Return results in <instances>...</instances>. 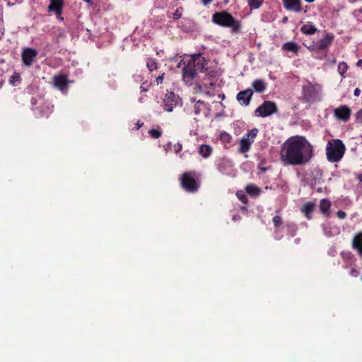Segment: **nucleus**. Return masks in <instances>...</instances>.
I'll return each instance as SVG.
<instances>
[{
	"mask_svg": "<svg viewBox=\"0 0 362 362\" xmlns=\"http://www.w3.org/2000/svg\"><path fill=\"white\" fill-rule=\"evenodd\" d=\"M314 156L313 145L303 136L289 137L281 146L280 160L284 165H304Z\"/></svg>",
	"mask_w": 362,
	"mask_h": 362,
	"instance_id": "obj_1",
	"label": "nucleus"
},
{
	"mask_svg": "<svg viewBox=\"0 0 362 362\" xmlns=\"http://www.w3.org/2000/svg\"><path fill=\"white\" fill-rule=\"evenodd\" d=\"M212 22L221 27L229 28L233 33H239L241 29V22L235 18L226 11L216 12L212 15Z\"/></svg>",
	"mask_w": 362,
	"mask_h": 362,
	"instance_id": "obj_2",
	"label": "nucleus"
},
{
	"mask_svg": "<svg viewBox=\"0 0 362 362\" xmlns=\"http://www.w3.org/2000/svg\"><path fill=\"white\" fill-rule=\"evenodd\" d=\"M322 87L316 83L305 81L302 86V92L300 100L305 103L313 104L321 100Z\"/></svg>",
	"mask_w": 362,
	"mask_h": 362,
	"instance_id": "obj_3",
	"label": "nucleus"
},
{
	"mask_svg": "<svg viewBox=\"0 0 362 362\" xmlns=\"http://www.w3.org/2000/svg\"><path fill=\"white\" fill-rule=\"evenodd\" d=\"M201 174L193 170L183 173L180 182L182 187L187 192L195 193L200 187Z\"/></svg>",
	"mask_w": 362,
	"mask_h": 362,
	"instance_id": "obj_4",
	"label": "nucleus"
},
{
	"mask_svg": "<svg viewBox=\"0 0 362 362\" xmlns=\"http://www.w3.org/2000/svg\"><path fill=\"white\" fill-rule=\"evenodd\" d=\"M346 151V147L341 140L336 139L329 141L326 146V156L329 162H339Z\"/></svg>",
	"mask_w": 362,
	"mask_h": 362,
	"instance_id": "obj_5",
	"label": "nucleus"
},
{
	"mask_svg": "<svg viewBox=\"0 0 362 362\" xmlns=\"http://www.w3.org/2000/svg\"><path fill=\"white\" fill-rule=\"evenodd\" d=\"M257 133L258 129L257 128H253L248 131L245 135H244V136L240 141V146L238 148L239 153L245 154L250 151L251 146L257 135Z\"/></svg>",
	"mask_w": 362,
	"mask_h": 362,
	"instance_id": "obj_6",
	"label": "nucleus"
},
{
	"mask_svg": "<svg viewBox=\"0 0 362 362\" xmlns=\"http://www.w3.org/2000/svg\"><path fill=\"white\" fill-rule=\"evenodd\" d=\"M278 111L276 105L272 101L265 100L255 111L258 117H266Z\"/></svg>",
	"mask_w": 362,
	"mask_h": 362,
	"instance_id": "obj_7",
	"label": "nucleus"
},
{
	"mask_svg": "<svg viewBox=\"0 0 362 362\" xmlns=\"http://www.w3.org/2000/svg\"><path fill=\"white\" fill-rule=\"evenodd\" d=\"M184 67L182 69V80L189 86L192 84L193 81L197 75L194 64L190 63L189 61L187 62H183Z\"/></svg>",
	"mask_w": 362,
	"mask_h": 362,
	"instance_id": "obj_8",
	"label": "nucleus"
},
{
	"mask_svg": "<svg viewBox=\"0 0 362 362\" xmlns=\"http://www.w3.org/2000/svg\"><path fill=\"white\" fill-rule=\"evenodd\" d=\"M179 96L173 92L167 93L163 100L164 110L167 112H172L173 108L178 104Z\"/></svg>",
	"mask_w": 362,
	"mask_h": 362,
	"instance_id": "obj_9",
	"label": "nucleus"
},
{
	"mask_svg": "<svg viewBox=\"0 0 362 362\" xmlns=\"http://www.w3.org/2000/svg\"><path fill=\"white\" fill-rule=\"evenodd\" d=\"M37 54V51L30 47H26L22 52V61L24 65L30 66L33 64Z\"/></svg>",
	"mask_w": 362,
	"mask_h": 362,
	"instance_id": "obj_10",
	"label": "nucleus"
},
{
	"mask_svg": "<svg viewBox=\"0 0 362 362\" xmlns=\"http://www.w3.org/2000/svg\"><path fill=\"white\" fill-rule=\"evenodd\" d=\"M351 113V110L347 105H341L334 110V117L342 122H347L350 119Z\"/></svg>",
	"mask_w": 362,
	"mask_h": 362,
	"instance_id": "obj_11",
	"label": "nucleus"
},
{
	"mask_svg": "<svg viewBox=\"0 0 362 362\" xmlns=\"http://www.w3.org/2000/svg\"><path fill=\"white\" fill-rule=\"evenodd\" d=\"M252 95L253 90L251 88H247L240 91L236 95V99L241 105L248 106Z\"/></svg>",
	"mask_w": 362,
	"mask_h": 362,
	"instance_id": "obj_12",
	"label": "nucleus"
},
{
	"mask_svg": "<svg viewBox=\"0 0 362 362\" xmlns=\"http://www.w3.org/2000/svg\"><path fill=\"white\" fill-rule=\"evenodd\" d=\"M69 83L67 76L64 74H60L53 76V83L54 87L61 91L67 90Z\"/></svg>",
	"mask_w": 362,
	"mask_h": 362,
	"instance_id": "obj_13",
	"label": "nucleus"
},
{
	"mask_svg": "<svg viewBox=\"0 0 362 362\" xmlns=\"http://www.w3.org/2000/svg\"><path fill=\"white\" fill-rule=\"evenodd\" d=\"M191 103L193 105V111L194 115H199L202 113L205 114L208 110L207 104L201 100H196L195 98L190 99Z\"/></svg>",
	"mask_w": 362,
	"mask_h": 362,
	"instance_id": "obj_14",
	"label": "nucleus"
},
{
	"mask_svg": "<svg viewBox=\"0 0 362 362\" xmlns=\"http://www.w3.org/2000/svg\"><path fill=\"white\" fill-rule=\"evenodd\" d=\"M63 6V0H50V4L48 6L47 9L49 12H54L57 17H59L61 20H63V18L61 17Z\"/></svg>",
	"mask_w": 362,
	"mask_h": 362,
	"instance_id": "obj_15",
	"label": "nucleus"
},
{
	"mask_svg": "<svg viewBox=\"0 0 362 362\" xmlns=\"http://www.w3.org/2000/svg\"><path fill=\"white\" fill-rule=\"evenodd\" d=\"M189 62L194 64V68H196L197 72L198 71H202L204 69H205V60L204 58L201 55V54H192Z\"/></svg>",
	"mask_w": 362,
	"mask_h": 362,
	"instance_id": "obj_16",
	"label": "nucleus"
},
{
	"mask_svg": "<svg viewBox=\"0 0 362 362\" xmlns=\"http://www.w3.org/2000/svg\"><path fill=\"white\" fill-rule=\"evenodd\" d=\"M284 7L288 10L296 13L302 11L300 0H282Z\"/></svg>",
	"mask_w": 362,
	"mask_h": 362,
	"instance_id": "obj_17",
	"label": "nucleus"
},
{
	"mask_svg": "<svg viewBox=\"0 0 362 362\" xmlns=\"http://www.w3.org/2000/svg\"><path fill=\"white\" fill-rule=\"evenodd\" d=\"M36 110L38 117L47 118L53 112V105L49 103L43 102Z\"/></svg>",
	"mask_w": 362,
	"mask_h": 362,
	"instance_id": "obj_18",
	"label": "nucleus"
},
{
	"mask_svg": "<svg viewBox=\"0 0 362 362\" xmlns=\"http://www.w3.org/2000/svg\"><path fill=\"white\" fill-rule=\"evenodd\" d=\"M272 222L275 227L274 230V238L276 240H281L283 238V235L280 231L279 227L283 223V218L281 216L276 215L272 218Z\"/></svg>",
	"mask_w": 362,
	"mask_h": 362,
	"instance_id": "obj_19",
	"label": "nucleus"
},
{
	"mask_svg": "<svg viewBox=\"0 0 362 362\" xmlns=\"http://www.w3.org/2000/svg\"><path fill=\"white\" fill-rule=\"evenodd\" d=\"M334 40V35L331 33H327L325 37L320 39L317 42V48L324 50L328 48Z\"/></svg>",
	"mask_w": 362,
	"mask_h": 362,
	"instance_id": "obj_20",
	"label": "nucleus"
},
{
	"mask_svg": "<svg viewBox=\"0 0 362 362\" xmlns=\"http://www.w3.org/2000/svg\"><path fill=\"white\" fill-rule=\"evenodd\" d=\"M331 206L332 203L328 199H321L319 204L320 212L327 217L329 216Z\"/></svg>",
	"mask_w": 362,
	"mask_h": 362,
	"instance_id": "obj_21",
	"label": "nucleus"
},
{
	"mask_svg": "<svg viewBox=\"0 0 362 362\" xmlns=\"http://www.w3.org/2000/svg\"><path fill=\"white\" fill-rule=\"evenodd\" d=\"M315 203L313 202H305L301 208L302 213L304 214L307 219L310 220L312 218L311 214L314 211Z\"/></svg>",
	"mask_w": 362,
	"mask_h": 362,
	"instance_id": "obj_22",
	"label": "nucleus"
},
{
	"mask_svg": "<svg viewBox=\"0 0 362 362\" xmlns=\"http://www.w3.org/2000/svg\"><path fill=\"white\" fill-rule=\"evenodd\" d=\"M352 247L362 256V232L356 234L352 241Z\"/></svg>",
	"mask_w": 362,
	"mask_h": 362,
	"instance_id": "obj_23",
	"label": "nucleus"
},
{
	"mask_svg": "<svg viewBox=\"0 0 362 362\" xmlns=\"http://www.w3.org/2000/svg\"><path fill=\"white\" fill-rule=\"evenodd\" d=\"M300 47L296 42L290 41L283 44L281 49L284 52L297 54L299 51Z\"/></svg>",
	"mask_w": 362,
	"mask_h": 362,
	"instance_id": "obj_24",
	"label": "nucleus"
},
{
	"mask_svg": "<svg viewBox=\"0 0 362 362\" xmlns=\"http://www.w3.org/2000/svg\"><path fill=\"white\" fill-rule=\"evenodd\" d=\"M212 151V147L208 144H202L198 148V153L203 158H209L211 155Z\"/></svg>",
	"mask_w": 362,
	"mask_h": 362,
	"instance_id": "obj_25",
	"label": "nucleus"
},
{
	"mask_svg": "<svg viewBox=\"0 0 362 362\" xmlns=\"http://www.w3.org/2000/svg\"><path fill=\"white\" fill-rule=\"evenodd\" d=\"M252 86L256 92L262 93L266 90L267 83L263 79H256L252 82Z\"/></svg>",
	"mask_w": 362,
	"mask_h": 362,
	"instance_id": "obj_26",
	"label": "nucleus"
},
{
	"mask_svg": "<svg viewBox=\"0 0 362 362\" xmlns=\"http://www.w3.org/2000/svg\"><path fill=\"white\" fill-rule=\"evenodd\" d=\"M341 256L345 262V268L351 267L355 262L354 257L351 252H341Z\"/></svg>",
	"mask_w": 362,
	"mask_h": 362,
	"instance_id": "obj_27",
	"label": "nucleus"
},
{
	"mask_svg": "<svg viewBox=\"0 0 362 362\" xmlns=\"http://www.w3.org/2000/svg\"><path fill=\"white\" fill-rule=\"evenodd\" d=\"M317 30L316 27L310 23L303 25L300 28V31L305 35H313L315 33Z\"/></svg>",
	"mask_w": 362,
	"mask_h": 362,
	"instance_id": "obj_28",
	"label": "nucleus"
},
{
	"mask_svg": "<svg viewBox=\"0 0 362 362\" xmlns=\"http://www.w3.org/2000/svg\"><path fill=\"white\" fill-rule=\"evenodd\" d=\"M286 234L290 237H294L296 235L298 227L297 225L293 223H286L285 226Z\"/></svg>",
	"mask_w": 362,
	"mask_h": 362,
	"instance_id": "obj_29",
	"label": "nucleus"
},
{
	"mask_svg": "<svg viewBox=\"0 0 362 362\" xmlns=\"http://www.w3.org/2000/svg\"><path fill=\"white\" fill-rule=\"evenodd\" d=\"M245 191L247 194L252 196H258L261 192L260 189L254 184L247 185L245 187Z\"/></svg>",
	"mask_w": 362,
	"mask_h": 362,
	"instance_id": "obj_30",
	"label": "nucleus"
},
{
	"mask_svg": "<svg viewBox=\"0 0 362 362\" xmlns=\"http://www.w3.org/2000/svg\"><path fill=\"white\" fill-rule=\"evenodd\" d=\"M264 1V0H248L247 4L251 10L258 9L262 6Z\"/></svg>",
	"mask_w": 362,
	"mask_h": 362,
	"instance_id": "obj_31",
	"label": "nucleus"
},
{
	"mask_svg": "<svg viewBox=\"0 0 362 362\" xmlns=\"http://www.w3.org/2000/svg\"><path fill=\"white\" fill-rule=\"evenodd\" d=\"M146 65H147L148 70L151 72L153 71V70L157 69V68H158L157 61L152 58H149L147 59Z\"/></svg>",
	"mask_w": 362,
	"mask_h": 362,
	"instance_id": "obj_32",
	"label": "nucleus"
},
{
	"mask_svg": "<svg viewBox=\"0 0 362 362\" xmlns=\"http://www.w3.org/2000/svg\"><path fill=\"white\" fill-rule=\"evenodd\" d=\"M148 134L152 139H158L162 135V131L160 129V128L151 129L148 131Z\"/></svg>",
	"mask_w": 362,
	"mask_h": 362,
	"instance_id": "obj_33",
	"label": "nucleus"
},
{
	"mask_svg": "<svg viewBox=\"0 0 362 362\" xmlns=\"http://www.w3.org/2000/svg\"><path fill=\"white\" fill-rule=\"evenodd\" d=\"M220 139L223 143L229 144L231 141L232 136L228 133L223 132L220 134Z\"/></svg>",
	"mask_w": 362,
	"mask_h": 362,
	"instance_id": "obj_34",
	"label": "nucleus"
},
{
	"mask_svg": "<svg viewBox=\"0 0 362 362\" xmlns=\"http://www.w3.org/2000/svg\"><path fill=\"white\" fill-rule=\"evenodd\" d=\"M236 196L238 198V199L243 204H246L248 202L247 196L245 194V193L242 191H238L236 192Z\"/></svg>",
	"mask_w": 362,
	"mask_h": 362,
	"instance_id": "obj_35",
	"label": "nucleus"
},
{
	"mask_svg": "<svg viewBox=\"0 0 362 362\" xmlns=\"http://www.w3.org/2000/svg\"><path fill=\"white\" fill-rule=\"evenodd\" d=\"M347 69L348 66L344 62H340L338 65V71L341 76H343L344 74L347 71Z\"/></svg>",
	"mask_w": 362,
	"mask_h": 362,
	"instance_id": "obj_36",
	"label": "nucleus"
},
{
	"mask_svg": "<svg viewBox=\"0 0 362 362\" xmlns=\"http://www.w3.org/2000/svg\"><path fill=\"white\" fill-rule=\"evenodd\" d=\"M181 8H177L173 13V18L174 20H178L182 16Z\"/></svg>",
	"mask_w": 362,
	"mask_h": 362,
	"instance_id": "obj_37",
	"label": "nucleus"
},
{
	"mask_svg": "<svg viewBox=\"0 0 362 362\" xmlns=\"http://www.w3.org/2000/svg\"><path fill=\"white\" fill-rule=\"evenodd\" d=\"M38 89V88L34 85H29L27 88H26V90L28 93H30V94H33L34 93H35V91Z\"/></svg>",
	"mask_w": 362,
	"mask_h": 362,
	"instance_id": "obj_38",
	"label": "nucleus"
},
{
	"mask_svg": "<svg viewBox=\"0 0 362 362\" xmlns=\"http://www.w3.org/2000/svg\"><path fill=\"white\" fill-rule=\"evenodd\" d=\"M173 148L175 153H178L182 150V145L180 142H177L174 144Z\"/></svg>",
	"mask_w": 362,
	"mask_h": 362,
	"instance_id": "obj_39",
	"label": "nucleus"
},
{
	"mask_svg": "<svg viewBox=\"0 0 362 362\" xmlns=\"http://www.w3.org/2000/svg\"><path fill=\"white\" fill-rule=\"evenodd\" d=\"M9 81L11 84L16 85V81L20 82V76L18 74H13Z\"/></svg>",
	"mask_w": 362,
	"mask_h": 362,
	"instance_id": "obj_40",
	"label": "nucleus"
},
{
	"mask_svg": "<svg viewBox=\"0 0 362 362\" xmlns=\"http://www.w3.org/2000/svg\"><path fill=\"white\" fill-rule=\"evenodd\" d=\"M336 215L339 219H344L346 218V213L341 210L337 211Z\"/></svg>",
	"mask_w": 362,
	"mask_h": 362,
	"instance_id": "obj_41",
	"label": "nucleus"
},
{
	"mask_svg": "<svg viewBox=\"0 0 362 362\" xmlns=\"http://www.w3.org/2000/svg\"><path fill=\"white\" fill-rule=\"evenodd\" d=\"M164 74H165L163 73L161 75H159L158 77H156V81L157 85L161 84L163 83Z\"/></svg>",
	"mask_w": 362,
	"mask_h": 362,
	"instance_id": "obj_42",
	"label": "nucleus"
},
{
	"mask_svg": "<svg viewBox=\"0 0 362 362\" xmlns=\"http://www.w3.org/2000/svg\"><path fill=\"white\" fill-rule=\"evenodd\" d=\"M359 274V272L356 268H352L350 272V275L353 277H357Z\"/></svg>",
	"mask_w": 362,
	"mask_h": 362,
	"instance_id": "obj_43",
	"label": "nucleus"
},
{
	"mask_svg": "<svg viewBox=\"0 0 362 362\" xmlns=\"http://www.w3.org/2000/svg\"><path fill=\"white\" fill-rule=\"evenodd\" d=\"M356 117L358 122L362 123V109L357 112Z\"/></svg>",
	"mask_w": 362,
	"mask_h": 362,
	"instance_id": "obj_44",
	"label": "nucleus"
},
{
	"mask_svg": "<svg viewBox=\"0 0 362 362\" xmlns=\"http://www.w3.org/2000/svg\"><path fill=\"white\" fill-rule=\"evenodd\" d=\"M4 83V71L0 69V88L2 87Z\"/></svg>",
	"mask_w": 362,
	"mask_h": 362,
	"instance_id": "obj_45",
	"label": "nucleus"
},
{
	"mask_svg": "<svg viewBox=\"0 0 362 362\" xmlns=\"http://www.w3.org/2000/svg\"><path fill=\"white\" fill-rule=\"evenodd\" d=\"M172 143L171 142H168L165 146H164V149L165 151H168L170 150H171L172 148Z\"/></svg>",
	"mask_w": 362,
	"mask_h": 362,
	"instance_id": "obj_46",
	"label": "nucleus"
},
{
	"mask_svg": "<svg viewBox=\"0 0 362 362\" xmlns=\"http://www.w3.org/2000/svg\"><path fill=\"white\" fill-rule=\"evenodd\" d=\"M144 126V123L140 122V121H137L136 123H135V129L138 130L141 127H142Z\"/></svg>",
	"mask_w": 362,
	"mask_h": 362,
	"instance_id": "obj_47",
	"label": "nucleus"
},
{
	"mask_svg": "<svg viewBox=\"0 0 362 362\" xmlns=\"http://www.w3.org/2000/svg\"><path fill=\"white\" fill-rule=\"evenodd\" d=\"M214 0H201L202 4L204 6H207L211 4Z\"/></svg>",
	"mask_w": 362,
	"mask_h": 362,
	"instance_id": "obj_48",
	"label": "nucleus"
},
{
	"mask_svg": "<svg viewBox=\"0 0 362 362\" xmlns=\"http://www.w3.org/2000/svg\"><path fill=\"white\" fill-rule=\"evenodd\" d=\"M361 94V90L359 88H355L354 91V95L356 97H358Z\"/></svg>",
	"mask_w": 362,
	"mask_h": 362,
	"instance_id": "obj_49",
	"label": "nucleus"
},
{
	"mask_svg": "<svg viewBox=\"0 0 362 362\" xmlns=\"http://www.w3.org/2000/svg\"><path fill=\"white\" fill-rule=\"evenodd\" d=\"M240 219H241V216H240V215H235V216H233V220L234 221H239V220H240Z\"/></svg>",
	"mask_w": 362,
	"mask_h": 362,
	"instance_id": "obj_50",
	"label": "nucleus"
},
{
	"mask_svg": "<svg viewBox=\"0 0 362 362\" xmlns=\"http://www.w3.org/2000/svg\"><path fill=\"white\" fill-rule=\"evenodd\" d=\"M336 253V250L335 248H332L330 249V250L329 251V254L332 256H334V254Z\"/></svg>",
	"mask_w": 362,
	"mask_h": 362,
	"instance_id": "obj_51",
	"label": "nucleus"
},
{
	"mask_svg": "<svg viewBox=\"0 0 362 362\" xmlns=\"http://www.w3.org/2000/svg\"><path fill=\"white\" fill-rule=\"evenodd\" d=\"M259 169L262 173H264V172H266L269 168H266V167L259 166Z\"/></svg>",
	"mask_w": 362,
	"mask_h": 362,
	"instance_id": "obj_52",
	"label": "nucleus"
},
{
	"mask_svg": "<svg viewBox=\"0 0 362 362\" xmlns=\"http://www.w3.org/2000/svg\"><path fill=\"white\" fill-rule=\"evenodd\" d=\"M356 177L360 182H362V173L358 174Z\"/></svg>",
	"mask_w": 362,
	"mask_h": 362,
	"instance_id": "obj_53",
	"label": "nucleus"
},
{
	"mask_svg": "<svg viewBox=\"0 0 362 362\" xmlns=\"http://www.w3.org/2000/svg\"><path fill=\"white\" fill-rule=\"evenodd\" d=\"M31 104L32 105H35L37 104V100L34 98L31 99Z\"/></svg>",
	"mask_w": 362,
	"mask_h": 362,
	"instance_id": "obj_54",
	"label": "nucleus"
},
{
	"mask_svg": "<svg viewBox=\"0 0 362 362\" xmlns=\"http://www.w3.org/2000/svg\"><path fill=\"white\" fill-rule=\"evenodd\" d=\"M144 83L140 87L141 92H145L147 90V88L144 86Z\"/></svg>",
	"mask_w": 362,
	"mask_h": 362,
	"instance_id": "obj_55",
	"label": "nucleus"
},
{
	"mask_svg": "<svg viewBox=\"0 0 362 362\" xmlns=\"http://www.w3.org/2000/svg\"><path fill=\"white\" fill-rule=\"evenodd\" d=\"M356 65H357L358 66H361V65H362V59H359V60L357 62Z\"/></svg>",
	"mask_w": 362,
	"mask_h": 362,
	"instance_id": "obj_56",
	"label": "nucleus"
},
{
	"mask_svg": "<svg viewBox=\"0 0 362 362\" xmlns=\"http://www.w3.org/2000/svg\"><path fill=\"white\" fill-rule=\"evenodd\" d=\"M283 23H286L288 21V18L287 17H284L282 20Z\"/></svg>",
	"mask_w": 362,
	"mask_h": 362,
	"instance_id": "obj_57",
	"label": "nucleus"
},
{
	"mask_svg": "<svg viewBox=\"0 0 362 362\" xmlns=\"http://www.w3.org/2000/svg\"><path fill=\"white\" fill-rule=\"evenodd\" d=\"M300 242V238H296L295 240V243H297V244H298Z\"/></svg>",
	"mask_w": 362,
	"mask_h": 362,
	"instance_id": "obj_58",
	"label": "nucleus"
},
{
	"mask_svg": "<svg viewBox=\"0 0 362 362\" xmlns=\"http://www.w3.org/2000/svg\"><path fill=\"white\" fill-rule=\"evenodd\" d=\"M317 192H322V189L321 187H319L317 189Z\"/></svg>",
	"mask_w": 362,
	"mask_h": 362,
	"instance_id": "obj_59",
	"label": "nucleus"
},
{
	"mask_svg": "<svg viewBox=\"0 0 362 362\" xmlns=\"http://www.w3.org/2000/svg\"><path fill=\"white\" fill-rule=\"evenodd\" d=\"M306 2L308 3H312L315 0H305Z\"/></svg>",
	"mask_w": 362,
	"mask_h": 362,
	"instance_id": "obj_60",
	"label": "nucleus"
},
{
	"mask_svg": "<svg viewBox=\"0 0 362 362\" xmlns=\"http://www.w3.org/2000/svg\"><path fill=\"white\" fill-rule=\"evenodd\" d=\"M241 209L243 210V211H246L247 210V208L245 206H242L241 207Z\"/></svg>",
	"mask_w": 362,
	"mask_h": 362,
	"instance_id": "obj_61",
	"label": "nucleus"
},
{
	"mask_svg": "<svg viewBox=\"0 0 362 362\" xmlns=\"http://www.w3.org/2000/svg\"><path fill=\"white\" fill-rule=\"evenodd\" d=\"M197 86H198L199 89L201 90L202 86L201 85H197Z\"/></svg>",
	"mask_w": 362,
	"mask_h": 362,
	"instance_id": "obj_62",
	"label": "nucleus"
},
{
	"mask_svg": "<svg viewBox=\"0 0 362 362\" xmlns=\"http://www.w3.org/2000/svg\"><path fill=\"white\" fill-rule=\"evenodd\" d=\"M209 85H210L211 86H214V84L213 83H211V82L209 83Z\"/></svg>",
	"mask_w": 362,
	"mask_h": 362,
	"instance_id": "obj_63",
	"label": "nucleus"
},
{
	"mask_svg": "<svg viewBox=\"0 0 362 362\" xmlns=\"http://www.w3.org/2000/svg\"><path fill=\"white\" fill-rule=\"evenodd\" d=\"M359 12L362 13V7L359 9Z\"/></svg>",
	"mask_w": 362,
	"mask_h": 362,
	"instance_id": "obj_64",
	"label": "nucleus"
}]
</instances>
